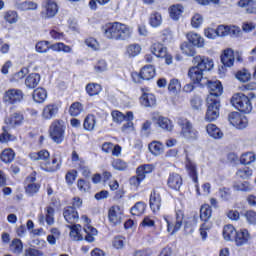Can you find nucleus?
Segmentation results:
<instances>
[{"mask_svg":"<svg viewBox=\"0 0 256 256\" xmlns=\"http://www.w3.org/2000/svg\"><path fill=\"white\" fill-rule=\"evenodd\" d=\"M177 125H179L180 137L186 141H197L199 139V132L193 128V124L187 118H178Z\"/></svg>","mask_w":256,"mask_h":256,"instance_id":"nucleus-4","label":"nucleus"},{"mask_svg":"<svg viewBox=\"0 0 256 256\" xmlns=\"http://www.w3.org/2000/svg\"><path fill=\"white\" fill-rule=\"evenodd\" d=\"M234 191H241L242 193H251L253 186L249 181L235 182L233 185Z\"/></svg>","mask_w":256,"mask_h":256,"instance_id":"nucleus-34","label":"nucleus"},{"mask_svg":"<svg viewBox=\"0 0 256 256\" xmlns=\"http://www.w3.org/2000/svg\"><path fill=\"white\" fill-rule=\"evenodd\" d=\"M37 7V3L33 1H25L17 5V9H19V11H35Z\"/></svg>","mask_w":256,"mask_h":256,"instance_id":"nucleus-53","label":"nucleus"},{"mask_svg":"<svg viewBox=\"0 0 256 256\" xmlns=\"http://www.w3.org/2000/svg\"><path fill=\"white\" fill-rule=\"evenodd\" d=\"M10 251L15 255H21V253H23V242L17 238L12 240L10 244Z\"/></svg>","mask_w":256,"mask_h":256,"instance_id":"nucleus-48","label":"nucleus"},{"mask_svg":"<svg viewBox=\"0 0 256 256\" xmlns=\"http://www.w3.org/2000/svg\"><path fill=\"white\" fill-rule=\"evenodd\" d=\"M25 256H45V253L37 248L30 247L25 250Z\"/></svg>","mask_w":256,"mask_h":256,"instance_id":"nucleus-64","label":"nucleus"},{"mask_svg":"<svg viewBox=\"0 0 256 256\" xmlns=\"http://www.w3.org/2000/svg\"><path fill=\"white\" fill-rule=\"evenodd\" d=\"M168 90L172 93H177V91H181V82H179L178 79H172L170 80V83L168 85Z\"/></svg>","mask_w":256,"mask_h":256,"instance_id":"nucleus-63","label":"nucleus"},{"mask_svg":"<svg viewBox=\"0 0 256 256\" xmlns=\"http://www.w3.org/2000/svg\"><path fill=\"white\" fill-rule=\"evenodd\" d=\"M192 109L199 111L203 107V98L200 96H194L190 101Z\"/></svg>","mask_w":256,"mask_h":256,"instance_id":"nucleus-60","label":"nucleus"},{"mask_svg":"<svg viewBox=\"0 0 256 256\" xmlns=\"http://www.w3.org/2000/svg\"><path fill=\"white\" fill-rule=\"evenodd\" d=\"M50 45H51V42L49 41H39L36 44L35 49L37 53H48L50 49Z\"/></svg>","mask_w":256,"mask_h":256,"instance_id":"nucleus-56","label":"nucleus"},{"mask_svg":"<svg viewBox=\"0 0 256 256\" xmlns=\"http://www.w3.org/2000/svg\"><path fill=\"white\" fill-rule=\"evenodd\" d=\"M167 185L170 189L178 191V189H181V185H183V178L179 173L172 172L168 176Z\"/></svg>","mask_w":256,"mask_h":256,"instance_id":"nucleus-23","label":"nucleus"},{"mask_svg":"<svg viewBox=\"0 0 256 256\" xmlns=\"http://www.w3.org/2000/svg\"><path fill=\"white\" fill-rule=\"evenodd\" d=\"M207 86L209 89L208 97H212V101H219V97L223 95V85H221V82L207 80Z\"/></svg>","mask_w":256,"mask_h":256,"instance_id":"nucleus-16","label":"nucleus"},{"mask_svg":"<svg viewBox=\"0 0 256 256\" xmlns=\"http://www.w3.org/2000/svg\"><path fill=\"white\" fill-rule=\"evenodd\" d=\"M148 149L152 155L159 157L165 150V146L160 141H153L149 144Z\"/></svg>","mask_w":256,"mask_h":256,"instance_id":"nucleus-37","label":"nucleus"},{"mask_svg":"<svg viewBox=\"0 0 256 256\" xmlns=\"http://www.w3.org/2000/svg\"><path fill=\"white\" fill-rule=\"evenodd\" d=\"M163 219L166 223L167 233L170 235H175L181 230L183 226V212H176L175 216L164 215Z\"/></svg>","mask_w":256,"mask_h":256,"instance_id":"nucleus-5","label":"nucleus"},{"mask_svg":"<svg viewBox=\"0 0 256 256\" xmlns=\"http://www.w3.org/2000/svg\"><path fill=\"white\" fill-rule=\"evenodd\" d=\"M0 160L2 163H13L15 160V151L11 148L4 149L0 154Z\"/></svg>","mask_w":256,"mask_h":256,"instance_id":"nucleus-36","label":"nucleus"},{"mask_svg":"<svg viewBox=\"0 0 256 256\" xmlns=\"http://www.w3.org/2000/svg\"><path fill=\"white\" fill-rule=\"evenodd\" d=\"M183 11H185V8H183V5H180V4L172 5L169 8L171 19H173L174 21H179V19H181V16L183 15Z\"/></svg>","mask_w":256,"mask_h":256,"instance_id":"nucleus-33","label":"nucleus"},{"mask_svg":"<svg viewBox=\"0 0 256 256\" xmlns=\"http://www.w3.org/2000/svg\"><path fill=\"white\" fill-rule=\"evenodd\" d=\"M9 141H17V137L4 130L3 133L0 134V143H9Z\"/></svg>","mask_w":256,"mask_h":256,"instance_id":"nucleus-62","label":"nucleus"},{"mask_svg":"<svg viewBox=\"0 0 256 256\" xmlns=\"http://www.w3.org/2000/svg\"><path fill=\"white\" fill-rule=\"evenodd\" d=\"M103 31L106 39L114 41H127L133 35V28L120 22L106 24Z\"/></svg>","mask_w":256,"mask_h":256,"instance_id":"nucleus-2","label":"nucleus"},{"mask_svg":"<svg viewBox=\"0 0 256 256\" xmlns=\"http://www.w3.org/2000/svg\"><path fill=\"white\" fill-rule=\"evenodd\" d=\"M108 218L112 225H119L123 221V210L119 206H112L108 211Z\"/></svg>","mask_w":256,"mask_h":256,"instance_id":"nucleus-20","label":"nucleus"},{"mask_svg":"<svg viewBox=\"0 0 256 256\" xmlns=\"http://www.w3.org/2000/svg\"><path fill=\"white\" fill-rule=\"evenodd\" d=\"M33 99L36 103H45L47 99V90L44 88H37L33 92Z\"/></svg>","mask_w":256,"mask_h":256,"instance_id":"nucleus-45","label":"nucleus"},{"mask_svg":"<svg viewBox=\"0 0 256 256\" xmlns=\"http://www.w3.org/2000/svg\"><path fill=\"white\" fill-rule=\"evenodd\" d=\"M25 121V116L21 112H14L7 116L4 120V123L8 127H21Z\"/></svg>","mask_w":256,"mask_h":256,"instance_id":"nucleus-19","label":"nucleus"},{"mask_svg":"<svg viewBox=\"0 0 256 256\" xmlns=\"http://www.w3.org/2000/svg\"><path fill=\"white\" fill-rule=\"evenodd\" d=\"M95 125H97V117L93 114H89L84 119L83 127L86 131H94Z\"/></svg>","mask_w":256,"mask_h":256,"instance_id":"nucleus-44","label":"nucleus"},{"mask_svg":"<svg viewBox=\"0 0 256 256\" xmlns=\"http://www.w3.org/2000/svg\"><path fill=\"white\" fill-rule=\"evenodd\" d=\"M221 61L224 67H233V65L235 64V52L233 51V49L228 48L224 50L221 56Z\"/></svg>","mask_w":256,"mask_h":256,"instance_id":"nucleus-25","label":"nucleus"},{"mask_svg":"<svg viewBox=\"0 0 256 256\" xmlns=\"http://www.w3.org/2000/svg\"><path fill=\"white\" fill-rule=\"evenodd\" d=\"M236 245L241 247L242 245H247L249 243V239H251V235H249V231L247 230H240L236 232L235 236Z\"/></svg>","mask_w":256,"mask_h":256,"instance_id":"nucleus-28","label":"nucleus"},{"mask_svg":"<svg viewBox=\"0 0 256 256\" xmlns=\"http://www.w3.org/2000/svg\"><path fill=\"white\" fill-rule=\"evenodd\" d=\"M67 130V126L65 125V121L56 119L51 122L48 133L50 139L56 145H61L63 141H65V131Z\"/></svg>","mask_w":256,"mask_h":256,"instance_id":"nucleus-3","label":"nucleus"},{"mask_svg":"<svg viewBox=\"0 0 256 256\" xmlns=\"http://www.w3.org/2000/svg\"><path fill=\"white\" fill-rule=\"evenodd\" d=\"M157 125L164 131H173V122L167 117L160 116L157 120Z\"/></svg>","mask_w":256,"mask_h":256,"instance_id":"nucleus-43","label":"nucleus"},{"mask_svg":"<svg viewBox=\"0 0 256 256\" xmlns=\"http://www.w3.org/2000/svg\"><path fill=\"white\" fill-rule=\"evenodd\" d=\"M207 111L205 115V121H215L219 117V107L221 104L219 100H213L212 96L207 97Z\"/></svg>","mask_w":256,"mask_h":256,"instance_id":"nucleus-8","label":"nucleus"},{"mask_svg":"<svg viewBox=\"0 0 256 256\" xmlns=\"http://www.w3.org/2000/svg\"><path fill=\"white\" fill-rule=\"evenodd\" d=\"M163 23V16L159 12H153L149 17V24L151 27L157 28L161 27Z\"/></svg>","mask_w":256,"mask_h":256,"instance_id":"nucleus-46","label":"nucleus"},{"mask_svg":"<svg viewBox=\"0 0 256 256\" xmlns=\"http://www.w3.org/2000/svg\"><path fill=\"white\" fill-rule=\"evenodd\" d=\"M146 205L144 202H137L132 208H131V214L135 215L136 217H139L140 215H143L145 213Z\"/></svg>","mask_w":256,"mask_h":256,"instance_id":"nucleus-55","label":"nucleus"},{"mask_svg":"<svg viewBox=\"0 0 256 256\" xmlns=\"http://www.w3.org/2000/svg\"><path fill=\"white\" fill-rule=\"evenodd\" d=\"M40 168L47 173H55V171L61 169V161L57 157H52V160L48 159L45 162H41Z\"/></svg>","mask_w":256,"mask_h":256,"instance_id":"nucleus-18","label":"nucleus"},{"mask_svg":"<svg viewBox=\"0 0 256 256\" xmlns=\"http://www.w3.org/2000/svg\"><path fill=\"white\" fill-rule=\"evenodd\" d=\"M50 157L51 154L47 150H40L39 152L30 154L32 161H42V163H45L48 159H50Z\"/></svg>","mask_w":256,"mask_h":256,"instance_id":"nucleus-39","label":"nucleus"},{"mask_svg":"<svg viewBox=\"0 0 256 256\" xmlns=\"http://www.w3.org/2000/svg\"><path fill=\"white\" fill-rule=\"evenodd\" d=\"M24 96L23 90L12 88L4 93L3 101L8 105H17V103H21Z\"/></svg>","mask_w":256,"mask_h":256,"instance_id":"nucleus-10","label":"nucleus"},{"mask_svg":"<svg viewBox=\"0 0 256 256\" xmlns=\"http://www.w3.org/2000/svg\"><path fill=\"white\" fill-rule=\"evenodd\" d=\"M238 5L245 9L246 13L256 14V2L254 0H240Z\"/></svg>","mask_w":256,"mask_h":256,"instance_id":"nucleus-41","label":"nucleus"},{"mask_svg":"<svg viewBox=\"0 0 256 256\" xmlns=\"http://www.w3.org/2000/svg\"><path fill=\"white\" fill-rule=\"evenodd\" d=\"M84 111L83 104L81 102H74L69 108V113L71 117H79V114Z\"/></svg>","mask_w":256,"mask_h":256,"instance_id":"nucleus-54","label":"nucleus"},{"mask_svg":"<svg viewBox=\"0 0 256 256\" xmlns=\"http://www.w3.org/2000/svg\"><path fill=\"white\" fill-rule=\"evenodd\" d=\"M37 181V172H32L26 178V186H25V193L29 195V197H33L36 193H39L41 189V184L35 183Z\"/></svg>","mask_w":256,"mask_h":256,"instance_id":"nucleus-12","label":"nucleus"},{"mask_svg":"<svg viewBox=\"0 0 256 256\" xmlns=\"http://www.w3.org/2000/svg\"><path fill=\"white\" fill-rule=\"evenodd\" d=\"M101 91V85L97 83H89L86 85V92L90 97H95V95H99Z\"/></svg>","mask_w":256,"mask_h":256,"instance_id":"nucleus-49","label":"nucleus"},{"mask_svg":"<svg viewBox=\"0 0 256 256\" xmlns=\"http://www.w3.org/2000/svg\"><path fill=\"white\" fill-rule=\"evenodd\" d=\"M39 83H41V75L38 73H31L25 79V85L28 89H35Z\"/></svg>","mask_w":256,"mask_h":256,"instance_id":"nucleus-31","label":"nucleus"},{"mask_svg":"<svg viewBox=\"0 0 256 256\" xmlns=\"http://www.w3.org/2000/svg\"><path fill=\"white\" fill-rule=\"evenodd\" d=\"M132 77L134 79V83H141L140 79L149 81L155 77V67L153 65H146L141 69L140 74H133ZM135 77H137V79H135Z\"/></svg>","mask_w":256,"mask_h":256,"instance_id":"nucleus-15","label":"nucleus"},{"mask_svg":"<svg viewBox=\"0 0 256 256\" xmlns=\"http://www.w3.org/2000/svg\"><path fill=\"white\" fill-rule=\"evenodd\" d=\"M51 51H54L56 53H73V48L71 46L66 45L63 42H57L50 45Z\"/></svg>","mask_w":256,"mask_h":256,"instance_id":"nucleus-35","label":"nucleus"},{"mask_svg":"<svg viewBox=\"0 0 256 256\" xmlns=\"http://www.w3.org/2000/svg\"><path fill=\"white\" fill-rule=\"evenodd\" d=\"M140 103L143 107H155V105H157V98L154 94L144 93L140 97Z\"/></svg>","mask_w":256,"mask_h":256,"instance_id":"nucleus-29","label":"nucleus"},{"mask_svg":"<svg viewBox=\"0 0 256 256\" xmlns=\"http://www.w3.org/2000/svg\"><path fill=\"white\" fill-rule=\"evenodd\" d=\"M141 51H143V48L139 44L133 43L126 46L124 54L128 59H133L141 55Z\"/></svg>","mask_w":256,"mask_h":256,"instance_id":"nucleus-26","label":"nucleus"},{"mask_svg":"<svg viewBox=\"0 0 256 256\" xmlns=\"http://www.w3.org/2000/svg\"><path fill=\"white\" fill-rule=\"evenodd\" d=\"M237 235V230H235V227L231 224H228L224 226L223 228V237L225 241H233Z\"/></svg>","mask_w":256,"mask_h":256,"instance_id":"nucleus-40","label":"nucleus"},{"mask_svg":"<svg viewBox=\"0 0 256 256\" xmlns=\"http://www.w3.org/2000/svg\"><path fill=\"white\" fill-rule=\"evenodd\" d=\"M150 51L155 57L161 59V57H165L167 55V47L163 46V44L156 42L153 43L150 47Z\"/></svg>","mask_w":256,"mask_h":256,"instance_id":"nucleus-30","label":"nucleus"},{"mask_svg":"<svg viewBox=\"0 0 256 256\" xmlns=\"http://www.w3.org/2000/svg\"><path fill=\"white\" fill-rule=\"evenodd\" d=\"M236 177L239 179H251L253 177V169L249 167L240 168L236 172Z\"/></svg>","mask_w":256,"mask_h":256,"instance_id":"nucleus-52","label":"nucleus"},{"mask_svg":"<svg viewBox=\"0 0 256 256\" xmlns=\"http://www.w3.org/2000/svg\"><path fill=\"white\" fill-rule=\"evenodd\" d=\"M231 103L233 107L241 111V113H251V111H253L251 100L243 93L235 94L231 99Z\"/></svg>","mask_w":256,"mask_h":256,"instance_id":"nucleus-6","label":"nucleus"},{"mask_svg":"<svg viewBox=\"0 0 256 256\" xmlns=\"http://www.w3.org/2000/svg\"><path fill=\"white\" fill-rule=\"evenodd\" d=\"M180 49L184 55L187 57H195V48L189 42H184L181 44Z\"/></svg>","mask_w":256,"mask_h":256,"instance_id":"nucleus-51","label":"nucleus"},{"mask_svg":"<svg viewBox=\"0 0 256 256\" xmlns=\"http://www.w3.org/2000/svg\"><path fill=\"white\" fill-rule=\"evenodd\" d=\"M185 167L189 177H191L192 181L196 184L195 189L197 195H201V190H199V174L197 173V164L191 160L189 156H186Z\"/></svg>","mask_w":256,"mask_h":256,"instance_id":"nucleus-9","label":"nucleus"},{"mask_svg":"<svg viewBox=\"0 0 256 256\" xmlns=\"http://www.w3.org/2000/svg\"><path fill=\"white\" fill-rule=\"evenodd\" d=\"M68 227L70 229V237L72 241H83V234H81L80 224H74Z\"/></svg>","mask_w":256,"mask_h":256,"instance_id":"nucleus-38","label":"nucleus"},{"mask_svg":"<svg viewBox=\"0 0 256 256\" xmlns=\"http://www.w3.org/2000/svg\"><path fill=\"white\" fill-rule=\"evenodd\" d=\"M111 117L114 123H117L118 125H121L123 121H133L134 119L133 112L131 111L127 112L125 115L121 111L113 110L111 112Z\"/></svg>","mask_w":256,"mask_h":256,"instance_id":"nucleus-24","label":"nucleus"},{"mask_svg":"<svg viewBox=\"0 0 256 256\" xmlns=\"http://www.w3.org/2000/svg\"><path fill=\"white\" fill-rule=\"evenodd\" d=\"M256 156L253 152H246L241 155L240 157V163L241 165H251V163H255Z\"/></svg>","mask_w":256,"mask_h":256,"instance_id":"nucleus-50","label":"nucleus"},{"mask_svg":"<svg viewBox=\"0 0 256 256\" xmlns=\"http://www.w3.org/2000/svg\"><path fill=\"white\" fill-rule=\"evenodd\" d=\"M236 79L242 83H247L251 79V73L247 70H240L236 73Z\"/></svg>","mask_w":256,"mask_h":256,"instance_id":"nucleus-59","label":"nucleus"},{"mask_svg":"<svg viewBox=\"0 0 256 256\" xmlns=\"http://www.w3.org/2000/svg\"><path fill=\"white\" fill-rule=\"evenodd\" d=\"M4 20L6 23L13 25L19 21V14L15 10H8L4 12Z\"/></svg>","mask_w":256,"mask_h":256,"instance_id":"nucleus-47","label":"nucleus"},{"mask_svg":"<svg viewBox=\"0 0 256 256\" xmlns=\"http://www.w3.org/2000/svg\"><path fill=\"white\" fill-rule=\"evenodd\" d=\"M186 39L190 45L197 47L198 49H203L205 47V38L201 34L196 32H188L186 34Z\"/></svg>","mask_w":256,"mask_h":256,"instance_id":"nucleus-21","label":"nucleus"},{"mask_svg":"<svg viewBox=\"0 0 256 256\" xmlns=\"http://www.w3.org/2000/svg\"><path fill=\"white\" fill-rule=\"evenodd\" d=\"M112 167L116 171H127V167H129V165L121 159H115L112 162Z\"/></svg>","mask_w":256,"mask_h":256,"instance_id":"nucleus-57","label":"nucleus"},{"mask_svg":"<svg viewBox=\"0 0 256 256\" xmlns=\"http://www.w3.org/2000/svg\"><path fill=\"white\" fill-rule=\"evenodd\" d=\"M192 63L194 66L189 68L188 77L195 84L201 83L205 71H211L214 67L213 59L205 56H195Z\"/></svg>","mask_w":256,"mask_h":256,"instance_id":"nucleus-1","label":"nucleus"},{"mask_svg":"<svg viewBox=\"0 0 256 256\" xmlns=\"http://www.w3.org/2000/svg\"><path fill=\"white\" fill-rule=\"evenodd\" d=\"M150 209L153 213H157L161 209V194L156 190H153L150 194Z\"/></svg>","mask_w":256,"mask_h":256,"instance_id":"nucleus-27","label":"nucleus"},{"mask_svg":"<svg viewBox=\"0 0 256 256\" xmlns=\"http://www.w3.org/2000/svg\"><path fill=\"white\" fill-rule=\"evenodd\" d=\"M58 11L59 7L55 1L46 0L43 2L41 15L44 19H51V17H55Z\"/></svg>","mask_w":256,"mask_h":256,"instance_id":"nucleus-13","label":"nucleus"},{"mask_svg":"<svg viewBox=\"0 0 256 256\" xmlns=\"http://www.w3.org/2000/svg\"><path fill=\"white\" fill-rule=\"evenodd\" d=\"M213 213V210L211 209V206H209V204H204L201 206L200 208V219L201 221H204L205 223H203L200 226V235L203 239V241H205V239H207V231H209L211 229V223L207 222L209 219H211V215Z\"/></svg>","mask_w":256,"mask_h":256,"instance_id":"nucleus-7","label":"nucleus"},{"mask_svg":"<svg viewBox=\"0 0 256 256\" xmlns=\"http://www.w3.org/2000/svg\"><path fill=\"white\" fill-rule=\"evenodd\" d=\"M228 121L230 125L236 129H246L247 125H249L247 116L241 114L240 112H231L228 115Z\"/></svg>","mask_w":256,"mask_h":256,"instance_id":"nucleus-11","label":"nucleus"},{"mask_svg":"<svg viewBox=\"0 0 256 256\" xmlns=\"http://www.w3.org/2000/svg\"><path fill=\"white\" fill-rule=\"evenodd\" d=\"M49 35L55 41H61V39H65V33L61 32L58 27H53L50 30Z\"/></svg>","mask_w":256,"mask_h":256,"instance_id":"nucleus-58","label":"nucleus"},{"mask_svg":"<svg viewBox=\"0 0 256 256\" xmlns=\"http://www.w3.org/2000/svg\"><path fill=\"white\" fill-rule=\"evenodd\" d=\"M206 131L212 139H223V131H221L215 124H208L206 126Z\"/></svg>","mask_w":256,"mask_h":256,"instance_id":"nucleus-32","label":"nucleus"},{"mask_svg":"<svg viewBox=\"0 0 256 256\" xmlns=\"http://www.w3.org/2000/svg\"><path fill=\"white\" fill-rule=\"evenodd\" d=\"M201 25H203V16L197 13L191 19V26L193 27V29H199Z\"/></svg>","mask_w":256,"mask_h":256,"instance_id":"nucleus-61","label":"nucleus"},{"mask_svg":"<svg viewBox=\"0 0 256 256\" xmlns=\"http://www.w3.org/2000/svg\"><path fill=\"white\" fill-rule=\"evenodd\" d=\"M153 171H155V166L153 164H144L137 168L136 173L138 177L145 179V176L149 175V173H153Z\"/></svg>","mask_w":256,"mask_h":256,"instance_id":"nucleus-42","label":"nucleus"},{"mask_svg":"<svg viewBox=\"0 0 256 256\" xmlns=\"http://www.w3.org/2000/svg\"><path fill=\"white\" fill-rule=\"evenodd\" d=\"M63 217L66 223H69L70 225H73L74 223H77V221H79V213L77 212V210H75V207L73 206H68L64 208Z\"/></svg>","mask_w":256,"mask_h":256,"instance_id":"nucleus-22","label":"nucleus"},{"mask_svg":"<svg viewBox=\"0 0 256 256\" xmlns=\"http://www.w3.org/2000/svg\"><path fill=\"white\" fill-rule=\"evenodd\" d=\"M81 219L85 223L84 225V232L86 233L85 241H87L88 243H93L95 241V237L98 232L93 226H91L90 224L91 220H89V217L83 215L81 216Z\"/></svg>","mask_w":256,"mask_h":256,"instance_id":"nucleus-17","label":"nucleus"},{"mask_svg":"<svg viewBox=\"0 0 256 256\" xmlns=\"http://www.w3.org/2000/svg\"><path fill=\"white\" fill-rule=\"evenodd\" d=\"M59 109L61 106L57 103H50L43 107L41 117L44 121H51V119H55L57 115H59Z\"/></svg>","mask_w":256,"mask_h":256,"instance_id":"nucleus-14","label":"nucleus"}]
</instances>
